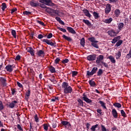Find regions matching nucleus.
Returning a JSON list of instances; mask_svg holds the SVG:
<instances>
[{"mask_svg":"<svg viewBox=\"0 0 131 131\" xmlns=\"http://www.w3.org/2000/svg\"><path fill=\"white\" fill-rule=\"evenodd\" d=\"M61 86L63 89L64 94H71V93H72V88L69 85V84L68 82H62Z\"/></svg>","mask_w":131,"mask_h":131,"instance_id":"f257e3e1","label":"nucleus"},{"mask_svg":"<svg viewBox=\"0 0 131 131\" xmlns=\"http://www.w3.org/2000/svg\"><path fill=\"white\" fill-rule=\"evenodd\" d=\"M40 3L41 4H45L46 6H54L55 4L52 3V1L51 0H40Z\"/></svg>","mask_w":131,"mask_h":131,"instance_id":"f03ea898","label":"nucleus"},{"mask_svg":"<svg viewBox=\"0 0 131 131\" xmlns=\"http://www.w3.org/2000/svg\"><path fill=\"white\" fill-rule=\"evenodd\" d=\"M98 71V68L97 67H94L93 68L91 72H90V71H88L86 72V75L88 76H91L92 75H94L96 72Z\"/></svg>","mask_w":131,"mask_h":131,"instance_id":"7ed1b4c3","label":"nucleus"},{"mask_svg":"<svg viewBox=\"0 0 131 131\" xmlns=\"http://www.w3.org/2000/svg\"><path fill=\"white\" fill-rule=\"evenodd\" d=\"M42 41L43 42H46L47 45H49V46H51L52 47H56V42H53L51 41V40H48V39H43Z\"/></svg>","mask_w":131,"mask_h":131,"instance_id":"20e7f679","label":"nucleus"},{"mask_svg":"<svg viewBox=\"0 0 131 131\" xmlns=\"http://www.w3.org/2000/svg\"><path fill=\"white\" fill-rule=\"evenodd\" d=\"M96 57H97V55L92 54L88 56L86 58L88 61H95V60L96 59Z\"/></svg>","mask_w":131,"mask_h":131,"instance_id":"39448f33","label":"nucleus"},{"mask_svg":"<svg viewBox=\"0 0 131 131\" xmlns=\"http://www.w3.org/2000/svg\"><path fill=\"white\" fill-rule=\"evenodd\" d=\"M103 60H104V56L100 55L97 57L96 62L97 64H100L101 62H102V61H103Z\"/></svg>","mask_w":131,"mask_h":131,"instance_id":"423d86ee","label":"nucleus"},{"mask_svg":"<svg viewBox=\"0 0 131 131\" xmlns=\"http://www.w3.org/2000/svg\"><path fill=\"white\" fill-rule=\"evenodd\" d=\"M111 11V5L110 4H107L106 5V7L105 9V14H109Z\"/></svg>","mask_w":131,"mask_h":131,"instance_id":"0eeeda50","label":"nucleus"},{"mask_svg":"<svg viewBox=\"0 0 131 131\" xmlns=\"http://www.w3.org/2000/svg\"><path fill=\"white\" fill-rule=\"evenodd\" d=\"M83 100L86 102V103H88V104H91L92 103V100L89 99L86 95L85 94H83Z\"/></svg>","mask_w":131,"mask_h":131,"instance_id":"6e6552de","label":"nucleus"},{"mask_svg":"<svg viewBox=\"0 0 131 131\" xmlns=\"http://www.w3.org/2000/svg\"><path fill=\"white\" fill-rule=\"evenodd\" d=\"M107 33L110 36L114 37L116 36V32L114 31V30H111L110 31H108Z\"/></svg>","mask_w":131,"mask_h":131,"instance_id":"1a4fd4ad","label":"nucleus"},{"mask_svg":"<svg viewBox=\"0 0 131 131\" xmlns=\"http://www.w3.org/2000/svg\"><path fill=\"white\" fill-rule=\"evenodd\" d=\"M30 5L31 6V7H38L39 6V3L35 2L34 1H32L30 3Z\"/></svg>","mask_w":131,"mask_h":131,"instance_id":"9d476101","label":"nucleus"},{"mask_svg":"<svg viewBox=\"0 0 131 131\" xmlns=\"http://www.w3.org/2000/svg\"><path fill=\"white\" fill-rule=\"evenodd\" d=\"M27 52L30 53L31 56H34V50L32 47H29L27 50Z\"/></svg>","mask_w":131,"mask_h":131,"instance_id":"9b49d317","label":"nucleus"},{"mask_svg":"<svg viewBox=\"0 0 131 131\" xmlns=\"http://www.w3.org/2000/svg\"><path fill=\"white\" fill-rule=\"evenodd\" d=\"M83 12L84 14L86 16V17H88L89 18H91V14L90 13V12H89V10L86 9H84L83 10Z\"/></svg>","mask_w":131,"mask_h":131,"instance_id":"f8f14e48","label":"nucleus"},{"mask_svg":"<svg viewBox=\"0 0 131 131\" xmlns=\"http://www.w3.org/2000/svg\"><path fill=\"white\" fill-rule=\"evenodd\" d=\"M112 114L114 118H117L118 117L117 111H116V110H115V108L112 110Z\"/></svg>","mask_w":131,"mask_h":131,"instance_id":"ddd939ff","label":"nucleus"},{"mask_svg":"<svg viewBox=\"0 0 131 131\" xmlns=\"http://www.w3.org/2000/svg\"><path fill=\"white\" fill-rule=\"evenodd\" d=\"M6 69L8 72H12L13 71V66L8 65L6 67Z\"/></svg>","mask_w":131,"mask_h":131,"instance_id":"4468645a","label":"nucleus"},{"mask_svg":"<svg viewBox=\"0 0 131 131\" xmlns=\"http://www.w3.org/2000/svg\"><path fill=\"white\" fill-rule=\"evenodd\" d=\"M123 27H124V24L123 23H120L118 24V29L119 30H122V29H123Z\"/></svg>","mask_w":131,"mask_h":131,"instance_id":"2eb2a0df","label":"nucleus"},{"mask_svg":"<svg viewBox=\"0 0 131 131\" xmlns=\"http://www.w3.org/2000/svg\"><path fill=\"white\" fill-rule=\"evenodd\" d=\"M112 21H113V18L112 17L103 20L104 23H106V24H110Z\"/></svg>","mask_w":131,"mask_h":131,"instance_id":"dca6fc26","label":"nucleus"},{"mask_svg":"<svg viewBox=\"0 0 131 131\" xmlns=\"http://www.w3.org/2000/svg\"><path fill=\"white\" fill-rule=\"evenodd\" d=\"M67 30H68V31L70 32V33H72V34H75V33H76L75 30H74V29H73V28L71 27H68Z\"/></svg>","mask_w":131,"mask_h":131,"instance_id":"f3484780","label":"nucleus"},{"mask_svg":"<svg viewBox=\"0 0 131 131\" xmlns=\"http://www.w3.org/2000/svg\"><path fill=\"white\" fill-rule=\"evenodd\" d=\"M89 83L90 85L92 88H95V86H96V82H94V81L93 80V79L89 80Z\"/></svg>","mask_w":131,"mask_h":131,"instance_id":"a211bd4d","label":"nucleus"},{"mask_svg":"<svg viewBox=\"0 0 131 131\" xmlns=\"http://www.w3.org/2000/svg\"><path fill=\"white\" fill-rule=\"evenodd\" d=\"M61 124H62V125H64V126L67 125V126H71V124H70V123H69L68 121H61Z\"/></svg>","mask_w":131,"mask_h":131,"instance_id":"6ab92c4d","label":"nucleus"},{"mask_svg":"<svg viewBox=\"0 0 131 131\" xmlns=\"http://www.w3.org/2000/svg\"><path fill=\"white\" fill-rule=\"evenodd\" d=\"M108 59H110L111 63H113V64L116 63V60H115V58L113 56L111 55L108 57Z\"/></svg>","mask_w":131,"mask_h":131,"instance_id":"aec40b11","label":"nucleus"},{"mask_svg":"<svg viewBox=\"0 0 131 131\" xmlns=\"http://www.w3.org/2000/svg\"><path fill=\"white\" fill-rule=\"evenodd\" d=\"M37 55H38L39 57L45 56V51L40 50L37 52Z\"/></svg>","mask_w":131,"mask_h":131,"instance_id":"412c9836","label":"nucleus"},{"mask_svg":"<svg viewBox=\"0 0 131 131\" xmlns=\"http://www.w3.org/2000/svg\"><path fill=\"white\" fill-rule=\"evenodd\" d=\"M121 13V12H120V10L119 9H116L115 10V15L116 17H117V18H118V17H119Z\"/></svg>","mask_w":131,"mask_h":131,"instance_id":"4be33fe9","label":"nucleus"},{"mask_svg":"<svg viewBox=\"0 0 131 131\" xmlns=\"http://www.w3.org/2000/svg\"><path fill=\"white\" fill-rule=\"evenodd\" d=\"M17 101L14 100L9 104V107H10V108H13L15 107V104H17Z\"/></svg>","mask_w":131,"mask_h":131,"instance_id":"5701e85b","label":"nucleus"},{"mask_svg":"<svg viewBox=\"0 0 131 131\" xmlns=\"http://www.w3.org/2000/svg\"><path fill=\"white\" fill-rule=\"evenodd\" d=\"M98 103L100 104L101 106L104 109H107V107H106V103L103 102L102 100H100Z\"/></svg>","mask_w":131,"mask_h":131,"instance_id":"b1692460","label":"nucleus"},{"mask_svg":"<svg viewBox=\"0 0 131 131\" xmlns=\"http://www.w3.org/2000/svg\"><path fill=\"white\" fill-rule=\"evenodd\" d=\"M3 12H5V10L7 9V4L5 3H3L2 4V8H1Z\"/></svg>","mask_w":131,"mask_h":131,"instance_id":"393cba45","label":"nucleus"},{"mask_svg":"<svg viewBox=\"0 0 131 131\" xmlns=\"http://www.w3.org/2000/svg\"><path fill=\"white\" fill-rule=\"evenodd\" d=\"M88 39H89V40H90V41L92 42V43L93 42H99V41H97L96 40V38H95V37H90V38H88Z\"/></svg>","mask_w":131,"mask_h":131,"instance_id":"a878e982","label":"nucleus"},{"mask_svg":"<svg viewBox=\"0 0 131 131\" xmlns=\"http://www.w3.org/2000/svg\"><path fill=\"white\" fill-rule=\"evenodd\" d=\"M82 21H83V23H85L86 24V25H88V26H91V25H92V24L89 20L83 19Z\"/></svg>","mask_w":131,"mask_h":131,"instance_id":"bb28decb","label":"nucleus"},{"mask_svg":"<svg viewBox=\"0 0 131 131\" xmlns=\"http://www.w3.org/2000/svg\"><path fill=\"white\" fill-rule=\"evenodd\" d=\"M49 70L51 73H55L56 72V69L52 66L49 67Z\"/></svg>","mask_w":131,"mask_h":131,"instance_id":"cd10ccee","label":"nucleus"},{"mask_svg":"<svg viewBox=\"0 0 131 131\" xmlns=\"http://www.w3.org/2000/svg\"><path fill=\"white\" fill-rule=\"evenodd\" d=\"M62 37L66 40H68V41H71L72 40V39L70 37H68L65 35H63Z\"/></svg>","mask_w":131,"mask_h":131,"instance_id":"c85d7f7f","label":"nucleus"},{"mask_svg":"<svg viewBox=\"0 0 131 131\" xmlns=\"http://www.w3.org/2000/svg\"><path fill=\"white\" fill-rule=\"evenodd\" d=\"M29 96H30V90H28V92L26 93V100H28V99H29Z\"/></svg>","mask_w":131,"mask_h":131,"instance_id":"c756f323","label":"nucleus"},{"mask_svg":"<svg viewBox=\"0 0 131 131\" xmlns=\"http://www.w3.org/2000/svg\"><path fill=\"white\" fill-rule=\"evenodd\" d=\"M119 40V36L115 37L112 41L113 43H116Z\"/></svg>","mask_w":131,"mask_h":131,"instance_id":"7c9ffc66","label":"nucleus"},{"mask_svg":"<svg viewBox=\"0 0 131 131\" xmlns=\"http://www.w3.org/2000/svg\"><path fill=\"white\" fill-rule=\"evenodd\" d=\"M122 42H123V41L122 40H119L116 44L115 47H120V46H121L122 45Z\"/></svg>","mask_w":131,"mask_h":131,"instance_id":"2f4dec72","label":"nucleus"},{"mask_svg":"<svg viewBox=\"0 0 131 131\" xmlns=\"http://www.w3.org/2000/svg\"><path fill=\"white\" fill-rule=\"evenodd\" d=\"M98 126H99V125L98 124L92 126L91 128V131H96V128H97Z\"/></svg>","mask_w":131,"mask_h":131,"instance_id":"473e14b6","label":"nucleus"},{"mask_svg":"<svg viewBox=\"0 0 131 131\" xmlns=\"http://www.w3.org/2000/svg\"><path fill=\"white\" fill-rule=\"evenodd\" d=\"M77 101L79 103L78 106H80L81 107H83V101H82V100H81V99H78Z\"/></svg>","mask_w":131,"mask_h":131,"instance_id":"72a5a7b5","label":"nucleus"},{"mask_svg":"<svg viewBox=\"0 0 131 131\" xmlns=\"http://www.w3.org/2000/svg\"><path fill=\"white\" fill-rule=\"evenodd\" d=\"M85 43V41L84 40V38H82L80 40V45L82 46V47H84Z\"/></svg>","mask_w":131,"mask_h":131,"instance_id":"f704fd0d","label":"nucleus"},{"mask_svg":"<svg viewBox=\"0 0 131 131\" xmlns=\"http://www.w3.org/2000/svg\"><path fill=\"white\" fill-rule=\"evenodd\" d=\"M98 42H94L93 43H92V46L94 47V48H96V49H99V46H98V44H97Z\"/></svg>","mask_w":131,"mask_h":131,"instance_id":"c9c22d12","label":"nucleus"},{"mask_svg":"<svg viewBox=\"0 0 131 131\" xmlns=\"http://www.w3.org/2000/svg\"><path fill=\"white\" fill-rule=\"evenodd\" d=\"M103 74V70L100 69L97 72V76H101Z\"/></svg>","mask_w":131,"mask_h":131,"instance_id":"e433bc0d","label":"nucleus"},{"mask_svg":"<svg viewBox=\"0 0 131 131\" xmlns=\"http://www.w3.org/2000/svg\"><path fill=\"white\" fill-rule=\"evenodd\" d=\"M121 56V52L120 51H118V53L116 54V59H119Z\"/></svg>","mask_w":131,"mask_h":131,"instance_id":"4c0bfd02","label":"nucleus"},{"mask_svg":"<svg viewBox=\"0 0 131 131\" xmlns=\"http://www.w3.org/2000/svg\"><path fill=\"white\" fill-rule=\"evenodd\" d=\"M1 82H2V83L3 84V85H6V80L5 78H1Z\"/></svg>","mask_w":131,"mask_h":131,"instance_id":"58836bf2","label":"nucleus"},{"mask_svg":"<svg viewBox=\"0 0 131 131\" xmlns=\"http://www.w3.org/2000/svg\"><path fill=\"white\" fill-rule=\"evenodd\" d=\"M11 34L14 37V38H16V31L15 30H12L11 31Z\"/></svg>","mask_w":131,"mask_h":131,"instance_id":"ea45409f","label":"nucleus"},{"mask_svg":"<svg viewBox=\"0 0 131 131\" xmlns=\"http://www.w3.org/2000/svg\"><path fill=\"white\" fill-rule=\"evenodd\" d=\"M43 127L45 130H48V129H49V124H43Z\"/></svg>","mask_w":131,"mask_h":131,"instance_id":"a19ab883","label":"nucleus"},{"mask_svg":"<svg viewBox=\"0 0 131 131\" xmlns=\"http://www.w3.org/2000/svg\"><path fill=\"white\" fill-rule=\"evenodd\" d=\"M93 16L95 19H98V18H99V14L96 12H93Z\"/></svg>","mask_w":131,"mask_h":131,"instance_id":"79ce46f5","label":"nucleus"},{"mask_svg":"<svg viewBox=\"0 0 131 131\" xmlns=\"http://www.w3.org/2000/svg\"><path fill=\"white\" fill-rule=\"evenodd\" d=\"M114 106H115V107H117V108L121 107V104L119 103H114Z\"/></svg>","mask_w":131,"mask_h":131,"instance_id":"37998d69","label":"nucleus"},{"mask_svg":"<svg viewBox=\"0 0 131 131\" xmlns=\"http://www.w3.org/2000/svg\"><path fill=\"white\" fill-rule=\"evenodd\" d=\"M4 104H3V102L0 100V111H2V110H4Z\"/></svg>","mask_w":131,"mask_h":131,"instance_id":"c03bdc74","label":"nucleus"},{"mask_svg":"<svg viewBox=\"0 0 131 131\" xmlns=\"http://www.w3.org/2000/svg\"><path fill=\"white\" fill-rule=\"evenodd\" d=\"M121 114L122 116H123V117H126V114H125V112H124V111L121 110Z\"/></svg>","mask_w":131,"mask_h":131,"instance_id":"a18cd8bd","label":"nucleus"},{"mask_svg":"<svg viewBox=\"0 0 131 131\" xmlns=\"http://www.w3.org/2000/svg\"><path fill=\"white\" fill-rule=\"evenodd\" d=\"M37 23H38V24H40V25H41L42 26H46L45 25V23L43 22L40 21V20H36Z\"/></svg>","mask_w":131,"mask_h":131,"instance_id":"49530a36","label":"nucleus"},{"mask_svg":"<svg viewBox=\"0 0 131 131\" xmlns=\"http://www.w3.org/2000/svg\"><path fill=\"white\" fill-rule=\"evenodd\" d=\"M101 130L102 131H109L108 129H106L105 126L101 125Z\"/></svg>","mask_w":131,"mask_h":131,"instance_id":"de8ad7c7","label":"nucleus"},{"mask_svg":"<svg viewBox=\"0 0 131 131\" xmlns=\"http://www.w3.org/2000/svg\"><path fill=\"white\" fill-rule=\"evenodd\" d=\"M59 100V97H54L53 98L51 99L52 102H56V101Z\"/></svg>","mask_w":131,"mask_h":131,"instance_id":"09e8293b","label":"nucleus"},{"mask_svg":"<svg viewBox=\"0 0 131 131\" xmlns=\"http://www.w3.org/2000/svg\"><path fill=\"white\" fill-rule=\"evenodd\" d=\"M23 14H24V15H30V14H31V12L28 11H25L23 12Z\"/></svg>","mask_w":131,"mask_h":131,"instance_id":"8fccbe9b","label":"nucleus"},{"mask_svg":"<svg viewBox=\"0 0 131 131\" xmlns=\"http://www.w3.org/2000/svg\"><path fill=\"white\" fill-rule=\"evenodd\" d=\"M35 121L36 122H39V120H38V117H37V115H35L34 116Z\"/></svg>","mask_w":131,"mask_h":131,"instance_id":"3c124183","label":"nucleus"},{"mask_svg":"<svg viewBox=\"0 0 131 131\" xmlns=\"http://www.w3.org/2000/svg\"><path fill=\"white\" fill-rule=\"evenodd\" d=\"M57 29H59V30H60V31H62V32H66L67 31L64 29L60 27H57Z\"/></svg>","mask_w":131,"mask_h":131,"instance_id":"603ef678","label":"nucleus"},{"mask_svg":"<svg viewBox=\"0 0 131 131\" xmlns=\"http://www.w3.org/2000/svg\"><path fill=\"white\" fill-rule=\"evenodd\" d=\"M101 63L102 64H103L104 67H106V68H108V64L106 63V62H105L104 61H102Z\"/></svg>","mask_w":131,"mask_h":131,"instance_id":"864d4df0","label":"nucleus"},{"mask_svg":"<svg viewBox=\"0 0 131 131\" xmlns=\"http://www.w3.org/2000/svg\"><path fill=\"white\" fill-rule=\"evenodd\" d=\"M17 127L19 130H23V128H22V127H21V125L20 124H17Z\"/></svg>","mask_w":131,"mask_h":131,"instance_id":"5fc2aeb1","label":"nucleus"},{"mask_svg":"<svg viewBox=\"0 0 131 131\" xmlns=\"http://www.w3.org/2000/svg\"><path fill=\"white\" fill-rule=\"evenodd\" d=\"M55 64H58L59 63V62H60V59L57 57L56 58V59L54 61Z\"/></svg>","mask_w":131,"mask_h":131,"instance_id":"6e6d98bb","label":"nucleus"},{"mask_svg":"<svg viewBox=\"0 0 131 131\" xmlns=\"http://www.w3.org/2000/svg\"><path fill=\"white\" fill-rule=\"evenodd\" d=\"M72 75L73 77L76 76V75H77V72H76V71L72 72Z\"/></svg>","mask_w":131,"mask_h":131,"instance_id":"4d7b16f0","label":"nucleus"},{"mask_svg":"<svg viewBox=\"0 0 131 131\" xmlns=\"http://www.w3.org/2000/svg\"><path fill=\"white\" fill-rule=\"evenodd\" d=\"M39 5L40 7H41L42 9H47V6L44 4H39Z\"/></svg>","mask_w":131,"mask_h":131,"instance_id":"13d9d810","label":"nucleus"},{"mask_svg":"<svg viewBox=\"0 0 131 131\" xmlns=\"http://www.w3.org/2000/svg\"><path fill=\"white\" fill-rule=\"evenodd\" d=\"M68 62H69V60H68V59H65L62 61V63H68Z\"/></svg>","mask_w":131,"mask_h":131,"instance_id":"bf43d9fd","label":"nucleus"},{"mask_svg":"<svg viewBox=\"0 0 131 131\" xmlns=\"http://www.w3.org/2000/svg\"><path fill=\"white\" fill-rule=\"evenodd\" d=\"M17 84L18 86H19V88H23V85H22V84H21L19 82H17Z\"/></svg>","mask_w":131,"mask_h":131,"instance_id":"052dcab7","label":"nucleus"},{"mask_svg":"<svg viewBox=\"0 0 131 131\" xmlns=\"http://www.w3.org/2000/svg\"><path fill=\"white\" fill-rule=\"evenodd\" d=\"M21 59V56L20 55H17L15 57V60H17V61H19Z\"/></svg>","mask_w":131,"mask_h":131,"instance_id":"680f3d73","label":"nucleus"},{"mask_svg":"<svg viewBox=\"0 0 131 131\" xmlns=\"http://www.w3.org/2000/svg\"><path fill=\"white\" fill-rule=\"evenodd\" d=\"M53 37V34L50 33L48 36H47V38H52Z\"/></svg>","mask_w":131,"mask_h":131,"instance_id":"e2e57ef3","label":"nucleus"},{"mask_svg":"<svg viewBox=\"0 0 131 131\" xmlns=\"http://www.w3.org/2000/svg\"><path fill=\"white\" fill-rule=\"evenodd\" d=\"M97 113H99V114H102V110L98 108L97 110Z\"/></svg>","mask_w":131,"mask_h":131,"instance_id":"0e129e2a","label":"nucleus"},{"mask_svg":"<svg viewBox=\"0 0 131 131\" xmlns=\"http://www.w3.org/2000/svg\"><path fill=\"white\" fill-rule=\"evenodd\" d=\"M90 126H91V124L89 123H87L86 124V127L87 128V130L90 128Z\"/></svg>","mask_w":131,"mask_h":131,"instance_id":"69168bd1","label":"nucleus"},{"mask_svg":"<svg viewBox=\"0 0 131 131\" xmlns=\"http://www.w3.org/2000/svg\"><path fill=\"white\" fill-rule=\"evenodd\" d=\"M16 11H17V8H14L13 9H11V14H13V13H15V12H16Z\"/></svg>","mask_w":131,"mask_h":131,"instance_id":"338daca9","label":"nucleus"},{"mask_svg":"<svg viewBox=\"0 0 131 131\" xmlns=\"http://www.w3.org/2000/svg\"><path fill=\"white\" fill-rule=\"evenodd\" d=\"M53 13L56 14V15H59V11L58 10H53Z\"/></svg>","mask_w":131,"mask_h":131,"instance_id":"774afa93","label":"nucleus"}]
</instances>
